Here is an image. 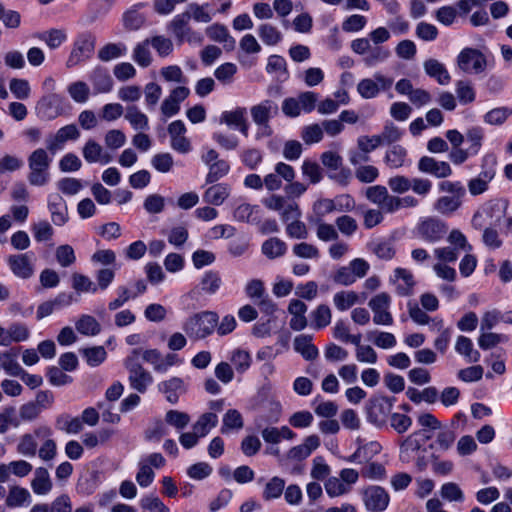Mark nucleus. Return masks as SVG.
Instances as JSON below:
<instances>
[{
    "mask_svg": "<svg viewBox=\"0 0 512 512\" xmlns=\"http://www.w3.org/2000/svg\"><path fill=\"white\" fill-rule=\"evenodd\" d=\"M391 38V33L386 27H378L372 30L368 37L357 38L350 44L351 50L363 57V62L368 67H374L385 62L391 55L389 49L382 46Z\"/></svg>",
    "mask_w": 512,
    "mask_h": 512,
    "instance_id": "f257e3e1",
    "label": "nucleus"
},
{
    "mask_svg": "<svg viewBox=\"0 0 512 512\" xmlns=\"http://www.w3.org/2000/svg\"><path fill=\"white\" fill-rule=\"evenodd\" d=\"M140 349H133L126 357L124 365L128 370L130 387L139 393H145L153 383V376L140 363Z\"/></svg>",
    "mask_w": 512,
    "mask_h": 512,
    "instance_id": "f03ea898",
    "label": "nucleus"
},
{
    "mask_svg": "<svg viewBox=\"0 0 512 512\" xmlns=\"http://www.w3.org/2000/svg\"><path fill=\"white\" fill-rule=\"evenodd\" d=\"M218 324L215 312L203 311L189 317L183 324V330L193 340L203 339L210 335Z\"/></svg>",
    "mask_w": 512,
    "mask_h": 512,
    "instance_id": "7ed1b4c3",
    "label": "nucleus"
},
{
    "mask_svg": "<svg viewBox=\"0 0 512 512\" xmlns=\"http://www.w3.org/2000/svg\"><path fill=\"white\" fill-rule=\"evenodd\" d=\"M166 464V460L161 453H151L142 457L138 463V472L136 481L141 487H148L155 478L153 468L160 469Z\"/></svg>",
    "mask_w": 512,
    "mask_h": 512,
    "instance_id": "20e7f679",
    "label": "nucleus"
},
{
    "mask_svg": "<svg viewBox=\"0 0 512 512\" xmlns=\"http://www.w3.org/2000/svg\"><path fill=\"white\" fill-rule=\"evenodd\" d=\"M447 232V224L437 217H426L416 227L417 236L429 243L442 240Z\"/></svg>",
    "mask_w": 512,
    "mask_h": 512,
    "instance_id": "39448f33",
    "label": "nucleus"
},
{
    "mask_svg": "<svg viewBox=\"0 0 512 512\" xmlns=\"http://www.w3.org/2000/svg\"><path fill=\"white\" fill-rule=\"evenodd\" d=\"M95 48V37L90 33L81 34L67 59L66 66L72 68L88 59Z\"/></svg>",
    "mask_w": 512,
    "mask_h": 512,
    "instance_id": "423d86ee",
    "label": "nucleus"
},
{
    "mask_svg": "<svg viewBox=\"0 0 512 512\" xmlns=\"http://www.w3.org/2000/svg\"><path fill=\"white\" fill-rule=\"evenodd\" d=\"M487 61L477 49L464 48L457 56V66L465 73H481L485 70Z\"/></svg>",
    "mask_w": 512,
    "mask_h": 512,
    "instance_id": "0eeeda50",
    "label": "nucleus"
},
{
    "mask_svg": "<svg viewBox=\"0 0 512 512\" xmlns=\"http://www.w3.org/2000/svg\"><path fill=\"white\" fill-rule=\"evenodd\" d=\"M38 113L47 119H55L66 111V99L58 93H48L37 103Z\"/></svg>",
    "mask_w": 512,
    "mask_h": 512,
    "instance_id": "6e6552de",
    "label": "nucleus"
},
{
    "mask_svg": "<svg viewBox=\"0 0 512 512\" xmlns=\"http://www.w3.org/2000/svg\"><path fill=\"white\" fill-rule=\"evenodd\" d=\"M362 496L364 505L370 512H383L390 502L388 492L383 487L376 485L365 488Z\"/></svg>",
    "mask_w": 512,
    "mask_h": 512,
    "instance_id": "1a4fd4ad",
    "label": "nucleus"
},
{
    "mask_svg": "<svg viewBox=\"0 0 512 512\" xmlns=\"http://www.w3.org/2000/svg\"><path fill=\"white\" fill-rule=\"evenodd\" d=\"M391 303V297L386 292H381L372 297L368 303L374 313L373 321L378 325H391L393 317L388 311Z\"/></svg>",
    "mask_w": 512,
    "mask_h": 512,
    "instance_id": "9d476101",
    "label": "nucleus"
},
{
    "mask_svg": "<svg viewBox=\"0 0 512 512\" xmlns=\"http://www.w3.org/2000/svg\"><path fill=\"white\" fill-rule=\"evenodd\" d=\"M80 132L75 124H69L60 128L55 134L49 135L46 139V148L51 153H55L64 147L68 140H76Z\"/></svg>",
    "mask_w": 512,
    "mask_h": 512,
    "instance_id": "9b49d317",
    "label": "nucleus"
},
{
    "mask_svg": "<svg viewBox=\"0 0 512 512\" xmlns=\"http://www.w3.org/2000/svg\"><path fill=\"white\" fill-rule=\"evenodd\" d=\"M190 94V90L185 86L174 88L168 97L161 104V112L166 117L177 114L180 110V103L184 101Z\"/></svg>",
    "mask_w": 512,
    "mask_h": 512,
    "instance_id": "f8f14e48",
    "label": "nucleus"
},
{
    "mask_svg": "<svg viewBox=\"0 0 512 512\" xmlns=\"http://www.w3.org/2000/svg\"><path fill=\"white\" fill-rule=\"evenodd\" d=\"M418 170L425 174H430L436 178H446L452 174L449 163L437 161L428 156H423L418 161Z\"/></svg>",
    "mask_w": 512,
    "mask_h": 512,
    "instance_id": "ddd939ff",
    "label": "nucleus"
},
{
    "mask_svg": "<svg viewBox=\"0 0 512 512\" xmlns=\"http://www.w3.org/2000/svg\"><path fill=\"white\" fill-rule=\"evenodd\" d=\"M158 390L165 395L166 400L176 404L181 395L185 394L187 387L183 379L172 377L158 384Z\"/></svg>",
    "mask_w": 512,
    "mask_h": 512,
    "instance_id": "4468645a",
    "label": "nucleus"
},
{
    "mask_svg": "<svg viewBox=\"0 0 512 512\" xmlns=\"http://www.w3.org/2000/svg\"><path fill=\"white\" fill-rule=\"evenodd\" d=\"M186 127L181 120L173 121L168 126V133L171 137V147L180 152L187 153L191 149L189 140L185 137Z\"/></svg>",
    "mask_w": 512,
    "mask_h": 512,
    "instance_id": "2eb2a0df",
    "label": "nucleus"
},
{
    "mask_svg": "<svg viewBox=\"0 0 512 512\" xmlns=\"http://www.w3.org/2000/svg\"><path fill=\"white\" fill-rule=\"evenodd\" d=\"M278 112L277 103L270 99L263 100L250 109L251 117L255 124L269 122L272 117L278 115Z\"/></svg>",
    "mask_w": 512,
    "mask_h": 512,
    "instance_id": "dca6fc26",
    "label": "nucleus"
},
{
    "mask_svg": "<svg viewBox=\"0 0 512 512\" xmlns=\"http://www.w3.org/2000/svg\"><path fill=\"white\" fill-rule=\"evenodd\" d=\"M13 274L22 279H28L34 274V266L27 254L10 255L7 259Z\"/></svg>",
    "mask_w": 512,
    "mask_h": 512,
    "instance_id": "f3484780",
    "label": "nucleus"
},
{
    "mask_svg": "<svg viewBox=\"0 0 512 512\" xmlns=\"http://www.w3.org/2000/svg\"><path fill=\"white\" fill-rule=\"evenodd\" d=\"M308 310L307 305L298 299H293L288 305V312L292 316L289 322L290 328L294 331H301L308 325L305 316Z\"/></svg>",
    "mask_w": 512,
    "mask_h": 512,
    "instance_id": "a211bd4d",
    "label": "nucleus"
},
{
    "mask_svg": "<svg viewBox=\"0 0 512 512\" xmlns=\"http://www.w3.org/2000/svg\"><path fill=\"white\" fill-rule=\"evenodd\" d=\"M83 157L88 163L108 164L112 161V155L106 152L103 147L93 139H89L83 149Z\"/></svg>",
    "mask_w": 512,
    "mask_h": 512,
    "instance_id": "6ab92c4d",
    "label": "nucleus"
},
{
    "mask_svg": "<svg viewBox=\"0 0 512 512\" xmlns=\"http://www.w3.org/2000/svg\"><path fill=\"white\" fill-rule=\"evenodd\" d=\"M320 438L317 435H310L304 439V442L298 446L292 447L287 454L291 460L301 461L311 455V453L320 446Z\"/></svg>",
    "mask_w": 512,
    "mask_h": 512,
    "instance_id": "aec40b11",
    "label": "nucleus"
},
{
    "mask_svg": "<svg viewBox=\"0 0 512 512\" xmlns=\"http://www.w3.org/2000/svg\"><path fill=\"white\" fill-rule=\"evenodd\" d=\"M221 123L236 127L244 136H248V123L246 120V108L238 107L232 111H225L220 118Z\"/></svg>",
    "mask_w": 512,
    "mask_h": 512,
    "instance_id": "412c9836",
    "label": "nucleus"
},
{
    "mask_svg": "<svg viewBox=\"0 0 512 512\" xmlns=\"http://www.w3.org/2000/svg\"><path fill=\"white\" fill-rule=\"evenodd\" d=\"M394 284H396L397 293L401 296L412 294L415 286V280L412 272L405 268H396L394 270Z\"/></svg>",
    "mask_w": 512,
    "mask_h": 512,
    "instance_id": "4be33fe9",
    "label": "nucleus"
},
{
    "mask_svg": "<svg viewBox=\"0 0 512 512\" xmlns=\"http://www.w3.org/2000/svg\"><path fill=\"white\" fill-rule=\"evenodd\" d=\"M206 34L211 40L222 43L226 51L235 49L236 41L229 34L226 26L218 23L213 24L206 28Z\"/></svg>",
    "mask_w": 512,
    "mask_h": 512,
    "instance_id": "5701e85b",
    "label": "nucleus"
},
{
    "mask_svg": "<svg viewBox=\"0 0 512 512\" xmlns=\"http://www.w3.org/2000/svg\"><path fill=\"white\" fill-rule=\"evenodd\" d=\"M124 118L136 131L149 130L148 116L143 113L136 105H130L125 108Z\"/></svg>",
    "mask_w": 512,
    "mask_h": 512,
    "instance_id": "b1692460",
    "label": "nucleus"
},
{
    "mask_svg": "<svg viewBox=\"0 0 512 512\" xmlns=\"http://www.w3.org/2000/svg\"><path fill=\"white\" fill-rule=\"evenodd\" d=\"M31 487L37 495H46L52 490L53 484L46 468L39 467L35 470Z\"/></svg>",
    "mask_w": 512,
    "mask_h": 512,
    "instance_id": "393cba45",
    "label": "nucleus"
},
{
    "mask_svg": "<svg viewBox=\"0 0 512 512\" xmlns=\"http://www.w3.org/2000/svg\"><path fill=\"white\" fill-rule=\"evenodd\" d=\"M426 74L434 79L440 85H447L450 80V74L448 73L445 66L436 59H428L423 64Z\"/></svg>",
    "mask_w": 512,
    "mask_h": 512,
    "instance_id": "a878e982",
    "label": "nucleus"
},
{
    "mask_svg": "<svg viewBox=\"0 0 512 512\" xmlns=\"http://www.w3.org/2000/svg\"><path fill=\"white\" fill-rule=\"evenodd\" d=\"M293 346L295 351L300 353L306 360H314L319 352L317 347L312 344V336L301 334L295 337Z\"/></svg>",
    "mask_w": 512,
    "mask_h": 512,
    "instance_id": "bb28decb",
    "label": "nucleus"
},
{
    "mask_svg": "<svg viewBox=\"0 0 512 512\" xmlns=\"http://www.w3.org/2000/svg\"><path fill=\"white\" fill-rule=\"evenodd\" d=\"M90 80L93 84L94 92L96 94L108 93L112 90L113 80L108 71L104 68H96L92 72Z\"/></svg>",
    "mask_w": 512,
    "mask_h": 512,
    "instance_id": "cd10ccee",
    "label": "nucleus"
},
{
    "mask_svg": "<svg viewBox=\"0 0 512 512\" xmlns=\"http://www.w3.org/2000/svg\"><path fill=\"white\" fill-rule=\"evenodd\" d=\"M495 176L493 169H487L479 173L475 178L468 182V190L471 195L476 196L484 193L488 189V184Z\"/></svg>",
    "mask_w": 512,
    "mask_h": 512,
    "instance_id": "c85d7f7f",
    "label": "nucleus"
},
{
    "mask_svg": "<svg viewBox=\"0 0 512 512\" xmlns=\"http://www.w3.org/2000/svg\"><path fill=\"white\" fill-rule=\"evenodd\" d=\"M49 210L55 225L62 226L66 223L68 219L67 206L61 196H51L49 200Z\"/></svg>",
    "mask_w": 512,
    "mask_h": 512,
    "instance_id": "c756f323",
    "label": "nucleus"
},
{
    "mask_svg": "<svg viewBox=\"0 0 512 512\" xmlns=\"http://www.w3.org/2000/svg\"><path fill=\"white\" fill-rule=\"evenodd\" d=\"M462 199L463 197L458 196H441L435 201L433 208L441 215H451L461 207Z\"/></svg>",
    "mask_w": 512,
    "mask_h": 512,
    "instance_id": "7c9ffc66",
    "label": "nucleus"
},
{
    "mask_svg": "<svg viewBox=\"0 0 512 512\" xmlns=\"http://www.w3.org/2000/svg\"><path fill=\"white\" fill-rule=\"evenodd\" d=\"M230 188L228 185L220 183L209 187L203 194V200L212 205H221L229 196Z\"/></svg>",
    "mask_w": 512,
    "mask_h": 512,
    "instance_id": "2f4dec72",
    "label": "nucleus"
},
{
    "mask_svg": "<svg viewBox=\"0 0 512 512\" xmlns=\"http://www.w3.org/2000/svg\"><path fill=\"white\" fill-rule=\"evenodd\" d=\"M233 216L235 220L240 222H247L252 224L260 223L259 207L243 203L237 206L234 210Z\"/></svg>",
    "mask_w": 512,
    "mask_h": 512,
    "instance_id": "473e14b6",
    "label": "nucleus"
},
{
    "mask_svg": "<svg viewBox=\"0 0 512 512\" xmlns=\"http://www.w3.org/2000/svg\"><path fill=\"white\" fill-rule=\"evenodd\" d=\"M286 251V243L277 237L267 239L261 246V252L271 260L284 256Z\"/></svg>",
    "mask_w": 512,
    "mask_h": 512,
    "instance_id": "72a5a7b5",
    "label": "nucleus"
},
{
    "mask_svg": "<svg viewBox=\"0 0 512 512\" xmlns=\"http://www.w3.org/2000/svg\"><path fill=\"white\" fill-rule=\"evenodd\" d=\"M417 434L418 432H414L401 441L399 456L402 462H410L413 454L421 448V443L417 438Z\"/></svg>",
    "mask_w": 512,
    "mask_h": 512,
    "instance_id": "f704fd0d",
    "label": "nucleus"
},
{
    "mask_svg": "<svg viewBox=\"0 0 512 512\" xmlns=\"http://www.w3.org/2000/svg\"><path fill=\"white\" fill-rule=\"evenodd\" d=\"M30 492L20 486H11L6 497V505L10 508L20 507L30 503Z\"/></svg>",
    "mask_w": 512,
    "mask_h": 512,
    "instance_id": "c9c22d12",
    "label": "nucleus"
},
{
    "mask_svg": "<svg viewBox=\"0 0 512 512\" xmlns=\"http://www.w3.org/2000/svg\"><path fill=\"white\" fill-rule=\"evenodd\" d=\"M456 439V434L453 428L442 425L441 428L438 429V432L435 436V444H431L430 447L441 451L449 450L454 444Z\"/></svg>",
    "mask_w": 512,
    "mask_h": 512,
    "instance_id": "e433bc0d",
    "label": "nucleus"
},
{
    "mask_svg": "<svg viewBox=\"0 0 512 512\" xmlns=\"http://www.w3.org/2000/svg\"><path fill=\"white\" fill-rule=\"evenodd\" d=\"M218 417L215 413L207 412L202 414L193 425V431L200 437H205L212 428L216 427Z\"/></svg>",
    "mask_w": 512,
    "mask_h": 512,
    "instance_id": "4c0bfd02",
    "label": "nucleus"
},
{
    "mask_svg": "<svg viewBox=\"0 0 512 512\" xmlns=\"http://www.w3.org/2000/svg\"><path fill=\"white\" fill-rule=\"evenodd\" d=\"M455 350L458 354L466 357L469 362H478L480 360V353L473 348L472 340L466 336H458Z\"/></svg>",
    "mask_w": 512,
    "mask_h": 512,
    "instance_id": "58836bf2",
    "label": "nucleus"
},
{
    "mask_svg": "<svg viewBox=\"0 0 512 512\" xmlns=\"http://www.w3.org/2000/svg\"><path fill=\"white\" fill-rule=\"evenodd\" d=\"M431 329L437 330L440 332L439 336L434 341L435 348L440 351L441 353H444L449 345L450 338H451V329L450 328H443V320L435 318L433 319V323L431 325Z\"/></svg>",
    "mask_w": 512,
    "mask_h": 512,
    "instance_id": "ea45409f",
    "label": "nucleus"
},
{
    "mask_svg": "<svg viewBox=\"0 0 512 512\" xmlns=\"http://www.w3.org/2000/svg\"><path fill=\"white\" fill-rule=\"evenodd\" d=\"M190 19V13L184 12L180 15H177L170 23V28L173 34L180 42H183L187 34L190 33V27L188 26Z\"/></svg>",
    "mask_w": 512,
    "mask_h": 512,
    "instance_id": "a19ab883",
    "label": "nucleus"
},
{
    "mask_svg": "<svg viewBox=\"0 0 512 512\" xmlns=\"http://www.w3.org/2000/svg\"><path fill=\"white\" fill-rule=\"evenodd\" d=\"M311 327L320 330L328 326L332 319L331 309L325 305H319L314 311L311 313Z\"/></svg>",
    "mask_w": 512,
    "mask_h": 512,
    "instance_id": "79ce46f5",
    "label": "nucleus"
},
{
    "mask_svg": "<svg viewBox=\"0 0 512 512\" xmlns=\"http://www.w3.org/2000/svg\"><path fill=\"white\" fill-rule=\"evenodd\" d=\"M258 35L263 43L269 46L277 45L283 38L281 31L268 23L258 27Z\"/></svg>",
    "mask_w": 512,
    "mask_h": 512,
    "instance_id": "37998d69",
    "label": "nucleus"
},
{
    "mask_svg": "<svg viewBox=\"0 0 512 512\" xmlns=\"http://www.w3.org/2000/svg\"><path fill=\"white\" fill-rule=\"evenodd\" d=\"M20 426V418L15 407L9 406L0 412V433H6L9 428H18Z\"/></svg>",
    "mask_w": 512,
    "mask_h": 512,
    "instance_id": "c03bdc74",
    "label": "nucleus"
},
{
    "mask_svg": "<svg viewBox=\"0 0 512 512\" xmlns=\"http://www.w3.org/2000/svg\"><path fill=\"white\" fill-rule=\"evenodd\" d=\"M67 92L76 103H85L90 97V87L84 81L72 82L67 87Z\"/></svg>",
    "mask_w": 512,
    "mask_h": 512,
    "instance_id": "a18cd8bd",
    "label": "nucleus"
},
{
    "mask_svg": "<svg viewBox=\"0 0 512 512\" xmlns=\"http://www.w3.org/2000/svg\"><path fill=\"white\" fill-rule=\"evenodd\" d=\"M285 480L280 477H272L265 485L262 497L266 501L279 498L285 489Z\"/></svg>",
    "mask_w": 512,
    "mask_h": 512,
    "instance_id": "49530a36",
    "label": "nucleus"
},
{
    "mask_svg": "<svg viewBox=\"0 0 512 512\" xmlns=\"http://www.w3.org/2000/svg\"><path fill=\"white\" fill-rule=\"evenodd\" d=\"M126 52L127 47L124 43H108L98 51V58L101 61L108 62L125 55Z\"/></svg>",
    "mask_w": 512,
    "mask_h": 512,
    "instance_id": "de8ad7c7",
    "label": "nucleus"
},
{
    "mask_svg": "<svg viewBox=\"0 0 512 512\" xmlns=\"http://www.w3.org/2000/svg\"><path fill=\"white\" fill-rule=\"evenodd\" d=\"M407 150L401 145H393L385 155V162L391 168H400L405 164Z\"/></svg>",
    "mask_w": 512,
    "mask_h": 512,
    "instance_id": "09e8293b",
    "label": "nucleus"
},
{
    "mask_svg": "<svg viewBox=\"0 0 512 512\" xmlns=\"http://www.w3.org/2000/svg\"><path fill=\"white\" fill-rule=\"evenodd\" d=\"M333 302L339 311H345L356 303H359L360 298L359 295L354 291H340L334 295Z\"/></svg>",
    "mask_w": 512,
    "mask_h": 512,
    "instance_id": "8fccbe9b",
    "label": "nucleus"
},
{
    "mask_svg": "<svg viewBox=\"0 0 512 512\" xmlns=\"http://www.w3.org/2000/svg\"><path fill=\"white\" fill-rule=\"evenodd\" d=\"M16 357L17 353H13L12 351L0 353V367L11 376L21 374L22 367L17 362Z\"/></svg>",
    "mask_w": 512,
    "mask_h": 512,
    "instance_id": "3c124183",
    "label": "nucleus"
},
{
    "mask_svg": "<svg viewBox=\"0 0 512 512\" xmlns=\"http://www.w3.org/2000/svg\"><path fill=\"white\" fill-rule=\"evenodd\" d=\"M478 338V345L483 350H489L500 343H505L509 340L507 335L498 334L490 331H481Z\"/></svg>",
    "mask_w": 512,
    "mask_h": 512,
    "instance_id": "603ef678",
    "label": "nucleus"
},
{
    "mask_svg": "<svg viewBox=\"0 0 512 512\" xmlns=\"http://www.w3.org/2000/svg\"><path fill=\"white\" fill-rule=\"evenodd\" d=\"M149 45L150 40L145 39L141 43H138L133 50V60L141 67H148L152 62Z\"/></svg>",
    "mask_w": 512,
    "mask_h": 512,
    "instance_id": "864d4df0",
    "label": "nucleus"
},
{
    "mask_svg": "<svg viewBox=\"0 0 512 512\" xmlns=\"http://www.w3.org/2000/svg\"><path fill=\"white\" fill-rule=\"evenodd\" d=\"M369 248L381 260H391L396 254L393 243L389 241L373 242L369 245Z\"/></svg>",
    "mask_w": 512,
    "mask_h": 512,
    "instance_id": "5fc2aeb1",
    "label": "nucleus"
},
{
    "mask_svg": "<svg viewBox=\"0 0 512 512\" xmlns=\"http://www.w3.org/2000/svg\"><path fill=\"white\" fill-rule=\"evenodd\" d=\"M57 427L69 434L79 433L83 429L80 418L70 417L67 414L60 415L56 420Z\"/></svg>",
    "mask_w": 512,
    "mask_h": 512,
    "instance_id": "6e6d98bb",
    "label": "nucleus"
},
{
    "mask_svg": "<svg viewBox=\"0 0 512 512\" xmlns=\"http://www.w3.org/2000/svg\"><path fill=\"white\" fill-rule=\"evenodd\" d=\"M76 329L79 333L83 335L94 336L100 332L101 327L94 317L90 315H83L76 322Z\"/></svg>",
    "mask_w": 512,
    "mask_h": 512,
    "instance_id": "4d7b16f0",
    "label": "nucleus"
},
{
    "mask_svg": "<svg viewBox=\"0 0 512 512\" xmlns=\"http://www.w3.org/2000/svg\"><path fill=\"white\" fill-rule=\"evenodd\" d=\"M72 288L79 293H95L97 286L92 280L83 274L73 273L71 276Z\"/></svg>",
    "mask_w": 512,
    "mask_h": 512,
    "instance_id": "13d9d810",
    "label": "nucleus"
},
{
    "mask_svg": "<svg viewBox=\"0 0 512 512\" xmlns=\"http://www.w3.org/2000/svg\"><path fill=\"white\" fill-rule=\"evenodd\" d=\"M324 488L328 496L331 498L339 497L349 493L348 485L343 483L339 477H329L325 483Z\"/></svg>",
    "mask_w": 512,
    "mask_h": 512,
    "instance_id": "bf43d9fd",
    "label": "nucleus"
},
{
    "mask_svg": "<svg viewBox=\"0 0 512 512\" xmlns=\"http://www.w3.org/2000/svg\"><path fill=\"white\" fill-rule=\"evenodd\" d=\"M243 418L238 410L230 409L223 417V425L221 427L222 433H227L228 430H240L243 427Z\"/></svg>",
    "mask_w": 512,
    "mask_h": 512,
    "instance_id": "052dcab7",
    "label": "nucleus"
},
{
    "mask_svg": "<svg viewBox=\"0 0 512 512\" xmlns=\"http://www.w3.org/2000/svg\"><path fill=\"white\" fill-rule=\"evenodd\" d=\"M238 68L236 64L231 62H226L217 67L214 71L215 78L223 84L232 83L235 74L237 73Z\"/></svg>",
    "mask_w": 512,
    "mask_h": 512,
    "instance_id": "680f3d73",
    "label": "nucleus"
},
{
    "mask_svg": "<svg viewBox=\"0 0 512 512\" xmlns=\"http://www.w3.org/2000/svg\"><path fill=\"white\" fill-rule=\"evenodd\" d=\"M333 336L345 343L358 345L361 342V335H351L349 329L343 321H338L333 328Z\"/></svg>",
    "mask_w": 512,
    "mask_h": 512,
    "instance_id": "e2e57ef3",
    "label": "nucleus"
},
{
    "mask_svg": "<svg viewBox=\"0 0 512 512\" xmlns=\"http://www.w3.org/2000/svg\"><path fill=\"white\" fill-rule=\"evenodd\" d=\"M230 361L232 362L237 372L244 373L249 369L252 359L247 351L237 349L232 352Z\"/></svg>",
    "mask_w": 512,
    "mask_h": 512,
    "instance_id": "0e129e2a",
    "label": "nucleus"
},
{
    "mask_svg": "<svg viewBox=\"0 0 512 512\" xmlns=\"http://www.w3.org/2000/svg\"><path fill=\"white\" fill-rule=\"evenodd\" d=\"M51 158L43 148H38L33 151L28 158L29 168H44L49 169Z\"/></svg>",
    "mask_w": 512,
    "mask_h": 512,
    "instance_id": "69168bd1",
    "label": "nucleus"
},
{
    "mask_svg": "<svg viewBox=\"0 0 512 512\" xmlns=\"http://www.w3.org/2000/svg\"><path fill=\"white\" fill-rule=\"evenodd\" d=\"M9 88L12 94L20 100L27 99L31 92L29 82L26 79H11L9 83Z\"/></svg>",
    "mask_w": 512,
    "mask_h": 512,
    "instance_id": "338daca9",
    "label": "nucleus"
},
{
    "mask_svg": "<svg viewBox=\"0 0 512 512\" xmlns=\"http://www.w3.org/2000/svg\"><path fill=\"white\" fill-rule=\"evenodd\" d=\"M358 93L365 99L376 97L380 92L379 84L374 79H362L357 85Z\"/></svg>",
    "mask_w": 512,
    "mask_h": 512,
    "instance_id": "774afa93",
    "label": "nucleus"
}]
</instances>
